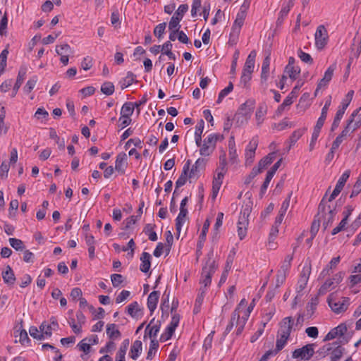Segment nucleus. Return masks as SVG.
Returning a JSON list of instances; mask_svg holds the SVG:
<instances>
[{"instance_id":"nucleus-1","label":"nucleus","mask_w":361,"mask_h":361,"mask_svg":"<svg viewBox=\"0 0 361 361\" xmlns=\"http://www.w3.org/2000/svg\"><path fill=\"white\" fill-rule=\"evenodd\" d=\"M293 324V319L291 317H286L281 323L280 329L277 333L276 348L274 350L276 353L280 352L286 345L288 340Z\"/></svg>"},{"instance_id":"nucleus-2","label":"nucleus","mask_w":361,"mask_h":361,"mask_svg":"<svg viewBox=\"0 0 361 361\" xmlns=\"http://www.w3.org/2000/svg\"><path fill=\"white\" fill-rule=\"evenodd\" d=\"M213 252L210 251L207 255V259L202 271V278L200 283L203 285L200 288H206L211 284L212 276L215 272L216 265L215 261L213 259Z\"/></svg>"},{"instance_id":"nucleus-3","label":"nucleus","mask_w":361,"mask_h":361,"mask_svg":"<svg viewBox=\"0 0 361 361\" xmlns=\"http://www.w3.org/2000/svg\"><path fill=\"white\" fill-rule=\"evenodd\" d=\"M349 300V298L346 297H343L338 300L335 293H331L327 298L329 307L336 314L343 312L348 309Z\"/></svg>"},{"instance_id":"nucleus-4","label":"nucleus","mask_w":361,"mask_h":361,"mask_svg":"<svg viewBox=\"0 0 361 361\" xmlns=\"http://www.w3.org/2000/svg\"><path fill=\"white\" fill-rule=\"evenodd\" d=\"M247 321V315L240 316V314L236 311H233L231 315V321L228 325L226 326V331L230 332L235 324L237 327L236 334L240 335L244 329V326Z\"/></svg>"},{"instance_id":"nucleus-5","label":"nucleus","mask_w":361,"mask_h":361,"mask_svg":"<svg viewBox=\"0 0 361 361\" xmlns=\"http://www.w3.org/2000/svg\"><path fill=\"white\" fill-rule=\"evenodd\" d=\"M223 139L224 136L219 134L209 135L204 139V143L200 147V154L203 156H209L214 151L216 142Z\"/></svg>"},{"instance_id":"nucleus-6","label":"nucleus","mask_w":361,"mask_h":361,"mask_svg":"<svg viewBox=\"0 0 361 361\" xmlns=\"http://www.w3.org/2000/svg\"><path fill=\"white\" fill-rule=\"evenodd\" d=\"M250 213V208L246 207L240 214L238 222V235L240 240H243L247 234V226L248 225V216Z\"/></svg>"},{"instance_id":"nucleus-7","label":"nucleus","mask_w":361,"mask_h":361,"mask_svg":"<svg viewBox=\"0 0 361 361\" xmlns=\"http://www.w3.org/2000/svg\"><path fill=\"white\" fill-rule=\"evenodd\" d=\"M188 6L187 4H181L179 6L173 16L171 17L169 24V29L180 28V22L183 18L184 14L188 11Z\"/></svg>"},{"instance_id":"nucleus-8","label":"nucleus","mask_w":361,"mask_h":361,"mask_svg":"<svg viewBox=\"0 0 361 361\" xmlns=\"http://www.w3.org/2000/svg\"><path fill=\"white\" fill-rule=\"evenodd\" d=\"M315 45L318 49H322L327 44L329 35L328 32L323 25L317 27L314 34Z\"/></svg>"},{"instance_id":"nucleus-9","label":"nucleus","mask_w":361,"mask_h":361,"mask_svg":"<svg viewBox=\"0 0 361 361\" xmlns=\"http://www.w3.org/2000/svg\"><path fill=\"white\" fill-rule=\"evenodd\" d=\"M314 344L310 343L300 348L295 349L293 353V357L310 360L314 353Z\"/></svg>"},{"instance_id":"nucleus-10","label":"nucleus","mask_w":361,"mask_h":361,"mask_svg":"<svg viewBox=\"0 0 361 361\" xmlns=\"http://www.w3.org/2000/svg\"><path fill=\"white\" fill-rule=\"evenodd\" d=\"M258 146V138L257 137H254L250 141L248 145L246 147L245 157V164L251 165L254 162V159L255 156V151Z\"/></svg>"},{"instance_id":"nucleus-11","label":"nucleus","mask_w":361,"mask_h":361,"mask_svg":"<svg viewBox=\"0 0 361 361\" xmlns=\"http://www.w3.org/2000/svg\"><path fill=\"white\" fill-rule=\"evenodd\" d=\"M161 328V322L153 318L145 328L144 339L147 336L150 338H156Z\"/></svg>"},{"instance_id":"nucleus-12","label":"nucleus","mask_w":361,"mask_h":361,"mask_svg":"<svg viewBox=\"0 0 361 361\" xmlns=\"http://www.w3.org/2000/svg\"><path fill=\"white\" fill-rule=\"evenodd\" d=\"M350 176V171H345L342 176L340 177L338 183L329 197V202H331L338 195L341 191L343 190L345 182Z\"/></svg>"},{"instance_id":"nucleus-13","label":"nucleus","mask_w":361,"mask_h":361,"mask_svg":"<svg viewBox=\"0 0 361 361\" xmlns=\"http://www.w3.org/2000/svg\"><path fill=\"white\" fill-rule=\"evenodd\" d=\"M245 18L246 16L237 14L230 34V40H235L238 37Z\"/></svg>"},{"instance_id":"nucleus-14","label":"nucleus","mask_w":361,"mask_h":361,"mask_svg":"<svg viewBox=\"0 0 361 361\" xmlns=\"http://www.w3.org/2000/svg\"><path fill=\"white\" fill-rule=\"evenodd\" d=\"M190 164H191L190 160H188L186 161V163L185 164V165L183 166L181 175L180 176V177L178 178L177 181L176 182V188L173 192V195H175L176 193L177 189L179 187H181L185 184L187 178L188 177V175H189L188 172L190 170Z\"/></svg>"},{"instance_id":"nucleus-15","label":"nucleus","mask_w":361,"mask_h":361,"mask_svg":"<svg viewBox=\"0 0 361 361\" xmlns=\"http://www.w3.org/2000/svg\"><path fill=\"white\" fill-rule=\"evenodd\" d=\"M256 55L257 53L255 50H252L250 53L245 63L242 73L252 75V73H253L254 71Z\"/></svg>"},{"instance_id":"nucleus-16","label":"nucleus","mask_w":361,"mask_h":361,"mask_svg":"<svg viewBox=\"0 0 361 361\" xmlns=\"http://www.w3.org/2000/svg\"><path fill=\"white\" fill-rule=\"evenodd\" d=\"M311 273V266L305 265L303 267L302 270L300 275V279L298 280V287L300 290H303L306 286L310 275Z\"/></svg>"},{"instance_id":"nucleus-17","label":"nucleus","mask_w":361,"mask_h":361,"mask_svg":"<svg viewBox=\"0 0 361 361\" xmlns=\"http://www.w3.org/2000/svg\"><path fill=\"white\" fill-rule=\"evenodd\" d=\"M127 166V155L126 153H120L117 155L115 162V170L121 174H124Z\"/></svg>"},{"instance_id":"nucleus-18","label":"nucleus","mask_w":361,"mask_h":361,"mask_svg":"<svg viewBox=\"0 0 361 361\" xmlns=\"http://www.w3.org/2000/svg\"><path fill=\"white\" fill-rule=\"evenodd\" d=\"M336 207V204H332V207L326 208V209L329 210V214L321 218V221H322L324 229H326L328 226L332 224L334 216L337 213Z\"/></svg>"},{"instance_id":"nucleus-19","label":"nucleus","mask_w":361,"mask_h":361,"mask_svg":"<svg viewBox=\"0 0 361 361\" xmlns=\"http://www.w3.org/2000/svg\"><path fill=\"white\" fill-rule=\"evenodd\" d=\"M27 73V68L26 67H21L18 71V74L17 76L16 82L13 86L11 97H15L19 88L20 87L21 85L23 82V80L25 79V75Z\"/></svg>"},{"instance_id":"nucleus-20","label":"nucleus","mask_w":361,"mask_h":361,"mask_svg":"<svg viewBox=\"0 0 361 361\" xmlns=\"http://www.w3.org/2000/svg\"><path fill=\"white\" fill-rule=\"evenodd\" d=\"M336 68V64L333 63L326 71L324 77L320 80L318 83V88H322L327 85L329 82L331 80L334 72Z\"/></svg>"},{"instance_id":"nucleus-21","label":"nucleus","mask_w":361,"mask_h":361,"mask_svg":"<svg viewBox=\"0 0 361 361\" xmlns=\"http://www.w3.org/2000/svg\"><path fill=\"white\" fill-rule=\"evenodd\" d=\"M246 103L241 105L240 109L235 114V118L237 121V123H240L241 124L243 123V122H247L250 114H251V109H246Z\"/></svg>"},{"instance_id":"nucleus-22","label":"nucleus","mask_w":361,"mask_h":361,"mask_svg":"<svg viewBox=\"0 0 361 361\" xmlns=\"http://www.w3.org/2000/svg\"><path fill=\"white\" fill-rule=\"evenodd\" d=\"M51 321V324H47L45 322H43L39 326L40 331L47 336H51L52 330H56L59 326L57 321L54 317H52Z\"/></svg>"},{"instance_id":"nucleus-23","label":"nucleus","mask_w":361,"mask_h":361,"mask_svg":"<svg viewBox=\"0 0 361 361\" xmlns=\"http://www.w3.org/2000/svg\"><path fill=\"white\" fill-rule=\"evenodd\" d=\"M205 165L204 160L203 159H198L195 164L192 166L191 169L189 170L188 178L190 179H197L200 173V168H203Z\"/></svg>"},{"instance_id":"nucleus-24","label":"nucleus","mask_w":361,"mask_h":361,"mask_svg":"<svg viewBox=\"0 0 361 361\" xmlns=\"http://www.w3.org/2000/svg\"><path fill=\"white\" fill-rule=\"evenodd\" d=\"M188 209L186 208H180V212L176 219V229L178 233V237L180 235L182 226L185 224L187 218Z\"/></svg>"},{"instance_id":"nucleus-25","label":"nucleus","mask_w":361,"mask_h":361,"mask_svg":"<svg viewBox=\"0 0 361 361\" xmlns=\"http://www.w3.org/2000/svg\"><path fill=\"white\" fill-rule=\"evenodd\" d=\"M159 298V292L157 290L152 291L147 298V307L149 308L151 314L154 312L157 308V305Z\"/></svg>"},{"instance_id":"nucleus-26","label":"nucleus","mask_w":361,"mask_h":361,"mask_svg":"<svg viewBox=\"0 0 361 361\" xmlns=\"http://www.w3.org/2000/svg\"><path fill=\"white\" fill-rule=\"evenodd\" d=\"M332 204H334L332 202H330L329 200L326 201L324 198L322 200L318 207V214L317 215L319 221H321V218L329 214V210H327L326 208L332 207Z\"/></svg>"},{"instance_id":"nucleus-27","label":"nucleus","mask_w":361,"mask_h":361,"mask_svg":"<svg viewBox=\"0 0 361 361\" xmlns=\"http://www.w3.org/2000/svg\"><path fill=\"white\" fill-rule=\"evenodd\" d=\"M352 121H350L349 123H347V126L345 127V128L343 130L341 133L336 138V140L334 141L331 148L332 151H335L341 145V143L343 142V137H346L350 132V123Z\"/></svg>"},{"instance_id":"nucleus-28","label":"nucleus","mask_w":361,"mask_h":361,"mask_svg":"<svg viewBox=\"0 0 361 361\" xmlns=\"http://www.w3.org/2000/svg\"><path fill=\"white\" fill-rule=\"evenodd\" d=\"M151 255L146 252H142L140 257L141 264L140 269L141 271L147 273L151 267Z\"/></svg>"},{"instance_id":"nucleus-29","label":"nucleus","mask_w":361,"mask_h":361,"mask_svg":"<svg viewBox=\"0 0 361 361\" xmlns=\"http://www.w3.org/2000/svg\"><path fill=\"white\" fill-rule=\"evenodd\" d=\"M2 278L5 283L13 285L16 281L14 273L10 266H7L6 270L2 271Z\"/></svg>"},{"instance_id":"nucleus-30","label":"nucleus","mask_w":361,"mask_h":361,"mask_svg":"<svg viewBox=\"0 0 361 361\" xmlns=\"http://www.w3.org/2000/svg\"><path fill=\"white\" fill-rule=\"evenodd\" d=\"M142 351V342L139 340H137L134 341L133 343L130 351V356L133 360H136L140 353Z\"/></svg>"},{"instance_id":"nucleus-31","label":"nucleus","mask_w":361,"mask_h":361,"mask_svg":"<svg viewBox=\"0 0 361 361\" xmlns=\"http://www.w3.org/2000/svg\"><path fill=\"white\" fill-rule=\"evenodd\" d=\"M267 105L264 104H259L255 114L257 126H259L263 122L264 117L267 114Z\"/></svg>"},{"instance_id":"nucleus-32","label":"nucleus","mask_w":361,"mask_h":361,"mask_svg":"<svg viewBox=\"0 0 361 361\" xmlns=\"http://www.w3.org/2000/svg\"><path fill=\"white\" fill-rule=\"evenodd\" d=\"M106 334L110 339H116L121 336V332L115 324H110L106 326Z\"/></svg>"},{"instance_id":"nucleus-33","label":"nucleus","mask_w":361,"mask_h":361,"mask_svg":"<svg viewBox=\"0 0 361 361\" xmlns=\"http://www.w3.org/2000/svg\"><path fill=\"white\" fill-rule=\"evenodd\" d=\"M229 147V159L232 163H235L237 161L238 154L235 148V142L233 140V137H231V140L228 143Z\"/></svg>"},{"instance_id":"nucleus-34","label":"nucleus","mask_w":361,"mask_h":361,"mask_svg":"<svg viewBox=\"0 0 361 361\" xmlns=\"http://www.w3.org/2000/svg\"><path fill=\"white\" fill-rule=\"evenodd\" d=\"M274 155L273 154H269L267 156L262 158L258 163L257 166V169H260V173L265 169L267 166L271 164L274 161Z\"/></svg>"},{"instance_id":"nucleus-35","label":"nucleus","mask_w":361,"mask_h":361,"mask_svg":"<svg viewBox=\"0 0 361 361\" xmlns=\"http://www.w3.org/2000/svg\"><path fill=\"white\" fill-rule=\"evenodd\" d=\"M306 128L298 129L295 130L290 137V145L288 147V150L291 148L293 145L302 137L303 133H305Z\"/></svg>"},{"instance_id":"nucleus-36","label":"nucleus","mask_w":361,"mask_h":361,"mask_svg":"<svg viewBox=\"0 0 361 361\" xmlns=\"http://www.w3.org/2000/svg\"><path fill=\"white\" fill-rule=\"evenodd\" d=\"M293 259V253L292 255H288L285 257V259L281 266V268L279 271L287 274L289 269L290 268L291 262H292Z\"/></svg>"},{"instance_id":"nucleus-37","label":"nucleus","mask_w":361,"mask_h":361,"mask_svg":"<svg viewBox=\"0 0 361 361\" xmlns=\"http://www.w3.org/2000/svg\"><path fill=\"white\" fill-rule=\"evenodd\" d=\"M360 111H361V107H360L359 109L354 111L352 113V114L350 115V117L348 121V123H349L350 121H352V122L350 123V131L352 133L353 131H355L356 129H357L360 126V123H357L356 121H355V117L357 115V114Z\"/></svg>"},{"instance_id":"nucleus-38","label":"nucleus","mask_w":361,"mask_h":361,"mask_svg":"<svg viewBox=\"0 0 361 361\" xmlns=\"http://www.w3.org/2000/svg\"><path fill=\"white\" fill-rule=\"evenodd\" d=\"M336 286L334 281L332 279H329L320 287L319 289V294L324 295L329 290L334 288Z\"/></svg>"},{"instance_id":"nucleus-39","label":"nucleus","mask_w":361,"mask_h":361,"mask_svg":"<svg viewBox=\"0 0 361 361\" xmlns=\"http://www.w3.org/2000/svg\"><path fill=\"white\" fill-rule=\"evenodd\" d=\"M300 72V69L298 67L286 66L285 68V73H286L288 77L292 80H295Z\"/></svg>"},{"instance_id":"nucleus-40","label":"nucleus","mask_w":361,"mask_h":361,"mask_svg":"<svg viewBox=\"0 0 361 361\" xmlns=\"http://www.w3.org/2000/svg\"><path fill=\"white\" fill-rule=\"evenodd\" d=\"M134 104L132 102H126L121 110V116H130L134 111Z\"/></svg>"},{"instance_id":"nucleus-41","label":"nucleus","mask_w":361,"mask_h":361,"mask_svg":"<svg viewBox=\"0 0 361 361\" xmlns=\"http://www.w3.org/2000/svg\"><path fill=\"white\" fill-rule=\"evenodd\" d=\"M344 348L341 345H337L334 349L332 350L331 353V361H338L342 357L343 354Z\"/></svg>"},{"instance_id":"nucleus-42","label":"nucleus","mask_w":361,"mask_h":361,"mask_svg":"<svg viewBox=\"0 0 361 361\" xmlns=\"http://www.w3.org/2000/svg\"><path fill=\"white\" fill-rule=\"evenodd\" d=\"M8 241L11 246L16 250H23L25 249L24 243L20 239L11 238H9Z\"/></svg>"},{"instance_id":"nucleus-43","label":"nucleus","mask_w":361,"mask_h":361,"mask_svg":"<svg viewBox=\"0 0 361 361\" xmlns=\"http://www.w3.org/2000/svg\"><path fill=\"white\" fill-rule=\"evenodd\" d=\"M8 54V50L7 48L4 49L0 54V74L4 73L6 66L7 56Z\"/></svg>"},{"instance_id":"nucleus-44","label":"nucleus","mask_w":361,"mask_h":361,"mask_svg":"<svg viewBox=\"0 0 361 361\" xmlns=\"http://www.w3.org/2000/svg\"><path fill=\"white\" fill-rule=\"evenodd\" d=\"M140 311L137 302H133L128 306L127 312L133 317H137Z\"/></svg>"},{"instance_id":"nucleus-45","label":"nucleus","mask_w":361,"mask_h":361,"mask_svg":"<svg viewBox=\"0 0 361 361\" xmlns=\"http://www.w3.org/2000/svg\"><path fill=\"white\" fill-rule=\"evenodd\" d=\"M101 91L106 95H111L114 92V85L111 82H105L101 87Z\"/></svg>"},{"instance_id":"nucleus-46","label":"nucleus","mask_w":361,"mask_h":361,"mask_svg":"<svg viewBox=\"0 0 361 361\" xmlns=\"http://www.w3.org/2000/svg\"><path fill=\"white\" fill-rule=\"evenodd\" d=\"M233 89V85L231 82L228 83V85L222 90L220 93L219 94V97L217 99V103L219 104L221 102L222 99L228 94H229Z\"/></svg>"},{"instance_id":"nucleus-47","label":"nucleus","mask_w":361,"mask_h":361,"mask_svg":"<svg viewBox=\"0 0 361 361\" xmlns=\"http://www.w3.org/2000/svg\"><path fill=\"white\" fill-rule=\"evenodd\" d=\"M37 82V77L33 76L32 78H30L27 82L25 87H23L24 91L26 93H30L32 92V90L34 89L35 85Z\"/></svg>"},{"instance_id":"nucleus-48","label":"nucleus","mask_w":361,"mask_h":361,"mask_svg":"<svg viewBox=\"0 0 361 361\" xmlns=\"http://www.w3.org/2000/svg\"><path fill=\"white\" fill-rule=\"evenodd\" d=\"M209 226H210V221L208 219H207L204 223L202 232L200 235V243H199L200 247H201L200 243L202 242H204L206 239L207 233L209 230Z\"/></svg>"},{"instance_id":"nucleus-49","label":"nucleus","mask_w":361,"mask_h":361,"mask_svg":"<svg viewBox=\"0 0 361 361\" xmlns=\"http://www.w3.org/2000/svg\"><path fill=\"white\" fill-rule=\"evenodd\" d=\"M166 27V23H161L157 25L154 30V35L158 38L161 39L162 37L163 34L165 32Z\"/></svg>"},{"instance_id":"nucleus-50","label":"nucleus","mask_w":361,"mask_h":361,"mask_svg":"<svg viewBox=\"0 0 361 361\" xmlns=\"http://www.w3.org/2000/svg\"><path fill=\"white\" fill-rule=\"evenodd\" d=\"M175 330V329L172 328L170 326H168V327L166 329L165 332L161 335V341H166L169 340L173 336Z\"/></svg>"},{"instance_id":"nucleus-51","label":"nucleus","mask_w":361,"mask_h":361,"mask_svg":"<svg viewBox=\"0 0 361 361\" xmlns=\"http://www.w3.org/2000/svg\"><path fill=\"white\" fill-rule=\"evenodd\" d=\"M216 171H221L224 172H226V152H223L222 154L219 157V164L216 169Z\"/></svg>"},{"instance_id":"nucleus-52","label":"nucleus","mask_w":361,"mask_h":361,"mask_svg":"<svg viewBox=\"0 0 361 361\" xmlns=\"http://www.w3.org/2000/svg\"><path fill=\"white\" fill-rule=\"evenodd\" d=\"M135 78V75L132 72H128L121 86L122 89L130 86L134 82Z\"/></svg>"},{"instance_id":"nucleus-53","label":"nucleus","mask_w":361,"mask_h":361,"mask_svg":"<svg viewBox=\"0 0 361 361\" xmlns=\"http://www.w3.org/2000/svg\"><path fill=\"white\" fill-rule=\"evenodd\" d=\"M112 285L114 287L119 286L123 281V276L121 274H114L111 276Z\"/></svg>"},{"instance_id":"nucleus-54","label":"nucleus","mask_w":361,"mask_h":361,"mask_svg":"<svg viewBox=\"0 0 361 361\" xmlns=\"http://www.w3.org/2000/svg\"><path fill=\"white\" fill-rule=\"evenodd\" d=\"M93 65V59L92 57L86 56L85 57L82 62H81V66L83 70L88 71L90 70Z\"/></svg>"},{"instance_id":"nucleus-55","label":"nucleus","mask_w":361,"mask_h":361,"mask_svg":"<svg viewBox=\"0 0 361 361\" xmlns=\"http://www.w3.org/2000/svg\"><path fill=\"white\" fill-rule=\"evenodd\" d=\"M161 310L163 313L167 312L169 310V295L164 293L161 304Z\"/></svg>"},{"instance_id":"nucleus-56","label":"nucleus","mask_w":361,"mask_h":361,"mask_svg":"<svg viewBox=\"0 0 361 361\" xmlns=\"http://www.w3.org/2000/svg\"><path fill=\"white\" fill-rule=\"evenodd\" d=\"M29 333L32 337L37 340H42L44 338L43 332L39 333V330L35 326H31L30 328Z\"/></svg>"},{"instance_id":"nucleus-57","label":"nucleus","mask_w":361,"mask_h":361,"mask_svg":"<svg viewBox=\"0 0 361 361\" xmlns=\"http://www.w3.org/2000/svg\"><path fill=\"white\" fill-rule=\"evenodd\" d=\"M274 175H273L271 173L267 172L265 180L261 187L260 192L262 194H264L266 192V190L269 186V184L270 181L271 180L272 178L274 177Z\"/></svg>"},{"instance_id":"nucleus-58","label":"nucleus","mask_w":361,"mask_h":361,"mask_svg":"<svg viewBox=\"0 0 361 361\" xmlns=\"http://www.w3.org/2000/svg\"><path fill=\"white\" fill-rule=\"evenodd\" d=\"M298 56L305 63L312 64L313 62L312 56L300 49L298 51Z\"/></svg>"},{"instance_id":"nucleus-59","label":"nucleus","mask_w":361,"mask_h":361,"mask_svg":"<svg viewBox=\"0 0 361 361\" xmlns=\"http://www.w3.org/2000/svg\"><path fill=\"white\" fill-rule=\"evenodd\" d=\"M87 338H85L82 340L78 344V347L79 348L80 350L84 352L85 354H87L90 353L91 350V345L90 343H86Z\"/></svg>"},{"instance_id":"nucleus-60","label":"nucleus","mask_w":361,"mask_h":361,"mask_svg":"<svg viewBox=\"0 0 361 361\" xmlns=\"http://www.w3.org/2000/svg\"><path fill=\"white\" fill-rule=\"evenodd\" d=\"M292 195H293V192H290L288 195V197L283 202L279 212H281V213H284V214L286 213V212L290 206V198H291Z\"/></svg>"},{"instance_id":"nucleus-61","label":"nucleus","mask_w":361,"mask_h":361,"mask_svg":"<svg viewBox=\"0 0 361 361\" xmlns=\"http://www.w3.org/2000/svg\"><path fill=\"white\" fill-rule=\"evenodd\" d=\"M361 192V178H358L355 185H353V190L350 197L357 195Z\"/></svg>"},{"instance_id":"nucleus-62","label":"nucleus","mask_w":361,"mask_h":361,"mask_svg":"<svg viewBox=\"0 0 361 361\" xmlns=\"http://www.w3.org/2000/svg\"><path fill=\"white\" fill-rule=\"evenodd\" d=\"M269 75V71H262L260 76V82L262 88L266 90L267 88V80Z\"/></svg>"},{"instance_id":"nucleus-63","label":"nucleus","mask_w":361,"mask_h":361,"mask_svg":"<svg viewBox=\"0 0 361 361\" xmlns=\"http://www.w3.org/2000/svg\"><path fill=\"white\" fill-rule=\"evenodd\" d=\"M9 171V165L3 161L0 166V177L2 178H6L8 176V172Z\"/></svg>"},{"instance_id":"nucleus-64","label":"nucleus","mask_w":361,"mask_h":361,"mask_svg":"<svg viewBox=\"0 0 361 361\" xmlns=\"http://www.w3.org/2000/svg\"><path fill=\"white\" fill-rule=\"evenodd\" d=\"M305 333L309 337L316 338L318 336L319 331L317 327L311 326L306 329Z\"/></svg>"}]
</instances>
